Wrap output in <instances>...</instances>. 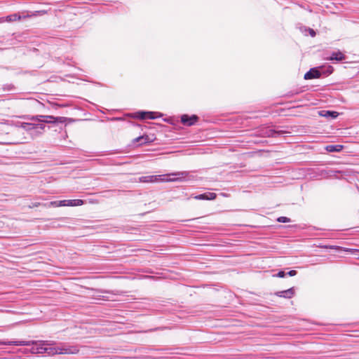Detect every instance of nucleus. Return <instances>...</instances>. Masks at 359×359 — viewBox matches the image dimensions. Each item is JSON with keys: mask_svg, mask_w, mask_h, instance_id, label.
I'll return each mask as SVG.
<instances>
[{"mask_svg": "<svg viewBox=\"0 0 359 359\" xmlns=\"http://www.w3.org/2000/svg\"><path fill=\"white\" fill-rule=\"evenodd\" d=\"M187 172H178L164 175H149L140 177L142 182L152 183L156 182H175L182 181L188 176Z\"/></svg>", "mask_w": 359, "mask_h": 359, "instance_id": "f257e3e1", "label": "nucleus"}, {"mask_svg": "<svg viewBox=\"0 0 359 359\" xmlns=\"http://www.w3.org/2000/svg\"><path fill=\"white\" fill-rule=\"evenodd\" d=\"M149 141V138L147 135L140 136L134 140V142H139L140 144H144Z\"/></svg>", "mask_w": 359, "mask_h": 359, "instance_id": "ddd939ff", "label": "nucleus"}, {"mask_svg": "<svg viewBox=\"0 0 359 359\" xmlns=\"http://www.w3.org/2000/svg\"><path fill=\"white\" fill-rule=\"evenodd\" d=\"M198 121V117L196 115L189 116L183 114L181 116V122L184 126H191L194 125Z\"/></svg>", "mask_w": 359, "mask_h": 359, "instance_id": "7ed1b4c3", "label": "nucleus"}, {"mask_svg": "<svg viewBox=\"0 0 359 359\" xmlns=\"http://www.w3.org/2000/svg\"><path fill=\"white\" fill-rule=\"evenodd\" d=\"M323 248H330V249H337V250H341V248L339 247H336V246H324Z\"/></svg>", "mask_w": 359, "mask_h": 359, "instance_id": "4be33fe9", "label": "nucleus"}, {"mask_svg": "<svg viewBox=\"0 0 359 359\" xmlns=\"http://www.w3.org/2000/svg\"><path fill=\"white\" fill-rule=\"evenodd\" d=\"M274 276L278 277V278H284L285 276V273L283 271H280Z\"/></svg>", "mask_w": 359, "mask_h": 359, "instance_id": "aec40b11", "label": "nucleus"}, {"mask_svg": "<svg viewBox=\"0 0 359 359\" xmlns=\"http://www.w3.org/2000/svg\"><path fill=\"white\" fill-rule=\"evenodd\" d=\"M66 206H79L83 204V201L81 199L65 200Z\"/></svg>", "mask_w": 359, "mask_h": 359, "instance_id": "9b49d317", "label": "nucleus"}, {"mask_svg": "<svg viewBox=\"0 0 359 359\" xmlns=\"http://www.w3.org/2000/svg\"><path fill=\"white\" fill-rule=\"evenodd\" d=\"M65 203H66L65 200L60 201H51L48 204V206H53V207L66 206Z\"/></svg>", "mask_w": 359, "mask_h": 359, "instance_id": "2eb2a0df", "label": "nucleus"}, {"mask_svg": "<svg viewBox=\"0 0 359 359\" xmlns=\"http://www.w3.org/2000/svg\"><path fill=\"white\" fill-rule=\"evenodd\" d=\"M140 119H154L155 118V116L153 112H144L140 111L137 113V116Z\"/></svg>", "mask_w": 359, "mask_h": 359, "instance_id": "9d476101", "label": "nucleus"}, {"mask_svg": "<svg viewBox=\"0 0 359 359\" xmlns=\"http://www.w3.org/2000/svg\"><path fill=\"white\" fill-rule=\"evenodd\" d=\"M9 345H15V346H29L30 343L29 341H10L8 343Z\"/></svg>", "mask_w": 359, "mask_h": 359, "instance_id": "dca6fc26", "label": "nucleus"}, {"mask_svg": "<svg viewBox=\"0 0 359 359\" xmlns=\"http://www.w3.org/2000/svg\"><path fill=\"white\" fill-rule=\"evenodd\" d=\"M20 128L27 132H30L32 135H41L45 130V126L42 123H22Z\"/></svg>", "mask_w": 359, "mask_h": 359, "instance_id": "f03ea898", "label": "nucleus"}, {"mask_svg": "<svg viewBox=\"0 0 359 359\" xmlns=\"http://www.w3.org/2000/svg\"><path fill=\"white\" fill-rule=\"evenodd\" d=\"M342 147H343L341 145L330 144V145H327L325 149L327 151L334 152V151H340L341 150Z\"/></svg>", "mask_w": 359, "mask_h": 359, "instance_id": "f8f14e48", "label": "nucleus"}, {"mask_svg": "<svg viewBox=\"0 0 359 359\" xmlns=\"http://www.w3.org/2000/svg\"><path fill=\"white\" fill-rule=\"evenodd\" d=\"M311 36H315V32H314L313 29H311Z\"/></svg>", "mask_w": 359, "mask_h": 359, "instance_id": "393cba45", "label": "nucleus"}, {"mask_svg": "<svg viewBox=\"0 0 359 359\" xmlns=\"http://www.w3.org/2000/svg\"><path fill=\"white\" fill-rule=\"evenodd\" d=\"M41 205L44 206V207H46V206H47V205H46V204H41V203H39V202H35V203H31V204L28 206V208H30V209H32V208H34L39 207V206H41Z\"/></svg>", "mask_w": 359, "mask_h": 359, "instance_id": "a211bd4d", "label": "nucleus"}, {"mask_svg": "<svg viewBox=\"0 0 359 359\" xmlns=\"http://www.w3.org/2000/svg\"><path fill=\"white\" fill-rule=\"evenodd\" d=\"M277 221L279 222L286 223L290 222V219L287 217H280L277 219Z\"/></svg>", "mask_w": 359, "mask_h": 359, "instance_id": "6ab92c4d", "label": "nucleus"}, {"mask_svg": "<svg viewBox=\"0 0 359 359\" xmlns=\"http://www.w3.org/2000/svg\"><path fill=\"white\" fill-rule=\"evenodd\" d=\"M45 352L49 354H67L70 353L67 348L61 347L45 348Z\"/></svg>", "mask_w": 359, "mask_h": 359, "instance_id": "39448f33", "label": "nucleus"}, {"mask_svg": "<svg viewBox=\"0 0 359 359\" xmlns=\"http://www.w3.org/2000/svg\"><path fill=\"white\" fill-rule=\"evenodd\" d=\"M216 197L215 193L208 192L195 196L194 198L196 200H214Z\"/></svg>", "mask_w": 359, "mask_h": 359, "instance_id": "423d86ee", "label": "nucleus"}, {"mask_svg": "<svg viewBox=\"0 0 359 359\" xmlns=\"http://www.w3.org/2000/svg\"><path fill=\"white\" fill-rule=\"evenodd\" d=\"M327 114L332 116L333 118H336L338 116V113L336 111H327Z\"/></svg>", "mask_w": 359, "mask_h": 359, "instance_id": "412c9836", "label": "nucleus"}, {"mask_svg": "<svg viewBox=\"0 0 359 359\" xmlns=\"http://www.w3.org/2000/svg\"><path fill=\"white\" fill-rule=\"evenodd\" d=\"M45 118H46V116L39 115V116H36L32 117L31 120H32V121H39V122H44Z\"/></svg>", "mask_w": 359, "mask_h": 359, "instance_id": "f3484780", "label": "nucleus"}, {"mask_svg": "<svg viewBox=\"0 0 359 359\" xmlns=\"http://www.w3.org/2000/svg\"><path fill=\"white\" fill-rule=\"evenodd\" d=\"M21 19V16L19 15L17 13H14V14H12V15H8L6 18V20L7 22H13V21H16V20H20Z\"/></svg>", "mask_w": 359, "mask_h": 359, "instance_id": "4468645a", "label": "nucleus"}, {"mask_svg": "<svg viewBox=\"0 0 359 359\" xmlns=\"http://www.w3.org/2000/svg\"><path fill=\"white\" fill-rule=\"evenodd\" d=\"M297 274V271H294V270H292V271H290L288 272V275L290 276H294Z\"/></svg>", "mask_w": 359, "mask_h": 359, "instance_id": "b1692460", "label": "nucleus"}, {"mask_svg": "<svg viewBox=\"0 0 359 359\" xmlns=\"http://www.w3.org/2000/svg\"><path fill=\"white\" fill-rule=\"evenodd\" d=\"M345 59V55L340 51L334 52L332 53L331 56L327 58L329 60H337L341 61Z\"/></svg>", "mask_w": 359, "mask_h": 359, "instance_id": "1a4fd4ad", "label": "nucleus"}, {"mask_svg": "<svg viewBox=\"0 0 359 359\" xmlns=\"http://www.w3.org/2000/svg\"><path fill=\"white\" fill-rule=\"evenodd\" d=\"M321 76V73L316 68L311 69L308 72L304 74V79L309 80L313 79H318Z\"/></svg>", "mask_w": 359, "mask_h": 359, "instance_id": "20e7f679", "label": "nucleus"}, {"mask_svg": "<svg viewBox=\"0 0 359 359\" xmlns=\"http://www.w3.org/2000/svg\"><path fill=\"white\" fill-rule=\"evenodd\" d=\"M66 121L65 117L60 116V117H55L53 116H46V118L44 121V123H65Z\"/></svg>", "mask_w": 359, "mask_h": 359, "instance_id": "6e6552de", "label": "nucleus"}, {"mask_svg": "<svg viewBox=\"0 0 359 359\" xmlns=\"http://www.w3.org/2000/svg\"><path fill=\"white\" fill-rule=\"evenodd\" d=\"M344 251H346V252H350L351 253H355V252H358V250H353V249H346V250H343Z\"/></svg>", "mask_w": 359, "mask_h": 359, "instance_id": "5701e85b", "label": "nucleus"}, {"mask_svg": "<svg viewBox=\"0 0 359 359\" xmlns=\"http://www.w3.org/2000/svg\"><path fill=\"white\" fill-rule=\"evenodd\" d=\"M294 294V290L293 287H291L288 290L284 291H280L276 293V295L280 297L284 298H292Z\"/></svg>", "mask_w": 359, "mask_h": 359, "instance_id": "0eeeda50", "label": "nucleus"}]
</instances>
